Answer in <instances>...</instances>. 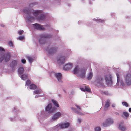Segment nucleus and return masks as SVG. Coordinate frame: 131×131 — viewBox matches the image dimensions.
Here are the masks:
<instances>
[{"mask_svg":"<svg viewBox=\"0 0 131 131\" xmlns=\"http://www.w3.org/2000/svg\"><path fill=\"white\" fill-rule=\"evenodd\" d=\"M73 71L74 74L81 78L84 77L86 73V70L85 69H78L77 66L75 67Z\"/></svg>","mask_w":131,"mask_h":131,"instance_id":"1","label":"nucleus"},{"mask_svg":"<svg viewBox=\"0 0 131 131\" xmlns=\"http://www.w3.org/2000/svg\"><path fill=\"white\" fill-rule=\"evenodd\" d=\"M52 36L49 34H43L39 36V39L38 40L40 44H44L46 42V39L52 37Z\"/></svg>","mask_w":131,"mask_h":131,"instance_id":"2","label":"nucleus"},{"mask_svg":"<svg viewBox=\"0 0 131 131\" xmlns=\"http://www.w3.org/2000/svg\"><path fill=\"white\" fill-rule=\"evenodd\" d=\"M33 14L35 17H38L39 20H43L44 19L45 16L41 11L37 10L33 12Z\"/></svg>","mask_w":131,"mask_h":131,"instance_id":"3","label":"nucleus"},{"mask_svg":"<svg viewBox=\"0 0 131 131\" xmlns=\"http://www.w3.org/2000/svg\"><path fill=\"white\" fill-rule=\"evenodd\" d=\"M113 120L112 119L109 118L106 120L104 123H103V125L104 127H106L113 124Z\"/></svg>","mask_w":131,"mask_h":131,"instance_id":"4","label":"nucleus"},{"mask_svg":"<svg viewBox=\"0 0 131 131\" xmlns=\"http://www.w3.org/2000/svg\"><path fill=\"white\" fill-rule=\"evenodd\" d=\"M45 110L46 111L48 112H49L51 113L56 110V108H52L51 104L50 103L46 107Z\"/></svg>","mask_w":131,"mask_h":131,"instance_id":"5","label":"nucleus"},{"mask_svg":"<svg viewBox=\"0 0 131 131\" xmlns=\"http://www.w3.org/2000/svg\"><path fill=\"white\" fill-rule=\"evenodd\" d=\"M46 50L48 52L49 54L51 55L54 54L57 50V48L54 46L52 47L49 49L47 48Z\"/></svg>","mask_w":131,"mask_h":131,"instance_id":"6","label":"nucleus"},{"mask_svg":"<svg viewBox=\"0 0 131 131\" xmlns=\"http://www.w3.org/2000/svg\"><path fill=\"white\" fill-rule=\"evenodd\" d=\"M105 78L106 82L108 84L112 83V75H109L107 76L105 75Z\"/></svg>","mask_w":131,"mask_h":131,"instance_id":"7","label":"nucleus"},{"mask_svg":"<svg viewBox=\"0 0 131 131\" xmlns=\"http://www.w3.org/2000/svg\"><path fill=\"white\" fill-rule=\"evenodd\" d=\"M62 115V113L59 112H57L54 115L52 119L53 120H55L59 118Z\"/></svg>","mask_w":131,"mask_h":131,"instance_id":"8","label":"nucleus"},{"mask_svg":"<svg viewBox=\"0 0 131 131\" xmlns=\"http://www.w3.org/2000/svg\"><path fill=\"white\" fill-rule=\"evenodd\" d=\"M35 28L37 30H44V28L42 25L37 23H35L33 24Z\"/></svg>","mask_w":131,"mask_h":131,"instance_id":"9","label":"nucleus"},{"mask_svg":"<svg viewBox=\"0 0 131 131\" xmlns=\"http://www.w3.org/2000/svg\"><path fill=\"white\" fill-rule=\"evenodd\" d=\"M69 125V124L68 123H61L60 124L59 126L60 128L63 129L67 128Z\"/></svg>","mask_w":131,"mask_h":131,"instance_id":"10","label":"nucleus"},{"mask_svg":"<svg viewBox=\"0 0 131 131\" xmlns=\"http://www.w3.org/2000/svg\"><path fill=\"white\" fill-rule=\"evenodd\" d=\"M11 56V55L9 53L6 54L4 56H3L5 61L6 62L9 61L10 60Z\"/></svg>","mask_w":131,"mask_h":131,"instance_id":"11","label":"nucleus"},{"mask_svg":"<svg viewBox=\"0 0 131 131\" xmlns=\"http://www.w3.org/2000/svg\"><path fill=\"white\" fill-rule=\"evenodd\" d=\"M72 67V64L70 63L66 64L63 67V69L65 70H69Z\"/></svg>","mask_w":131,"mask_h":131,"instance_id":"12","label":"nucleus"},{"mask_svg":"<svg viewBox=\"0 0 131 131\" xmlns=\"http://www.w3.org/2000/svg\"><path fill=\"white\" fill-rule=\"evenodd\" d=\"M58 63L63 64L64 63L65 61V57L64 56H61L58 59Z\"/></svg>","mask_w":131,"mask_h":131,"instance_id":"13","label":"nucleus"},{"mask_svg":"<svg viewBox=\"0 0 131 131\" xmlns=\"http://www.w3.org/2000/svg\"><path fill=\"white\" fill-rule=\"evenodd\" d=\"M85 85V89L83 88H80L81 90L82 91L85 92L86 91L89 92H90L91 91L90 88L89 87L86 86L85 84L84 85Z\"/></svg>","mask_w":131,"mask_h":131,"instance_id":"14","label":"nucleus"},{"mask_svg":"<svg viewBox=\"0 0 131 131\" xmlns=\"http://www.w3.org/2000/svg\"><path fill=\"white\" fill-rule=\"evenodd\" d=\"M55 76L59 82L61 81L62 74L61 73H56L55 74Z\"/></svg>","mask_w":131,"mask_h":131,"instance_id":"15","label":"nucleus"},{"mask_svg":"<svg viewBox=\"0 0 131 131\" xmlns=\"http://www.w3.org/2000/svg\"><path fill=\"white\" fill-rule=\"evenodd\" d=\"M103 80L104 79L103 78L101 77H99L96 79V81L97 83L101 84Z\"/></svg>","mask_w":131,"mask_h":131,"instance_id":"16","label":"nucleus"},{"mask_svg":"<svg viewBox=\"0 0 131 131\" xmlns=\"http://www.w3.org/2000/svg\"><path fill=\"white\" fill-rule=\"evenodd\" d=\"M17 62L16 60H14L10 63V66L12 68H14L17 64Z\"/></svg>","mask_w":131,"mask_h":131,"instance_id":"17","label":"nucleus"},{"mask_svg":"<svg viewBox=\"0 0 131 131\" xmlns=\"http://www.w3.org/2000/svg\"><path fill=\"white\" fill-rule=\"evenodd\" d=\"M123 124H120L119 126V128L121 130L124 131L126 130V128L123 125H122Z\"/></svg>","mask_w":131,"mask_h":131,"instance_id":"18","label":"nucleus"},{"mask_svg":"<svg viewBox=\"0 0 131 131\" xmlns=\"http://www.w3.org/2000/svg\"><path fill=\"white\" fill-rule=\"evenodd\" d=\"M24 71V69L23 67H20L18 69V73L20 74L23 73Z\"/></svg>","mask_w":131,"mask_h":131,"instance_id":"19","label":"nucleus"},{"mask_svg":"<svg viewBox=\"0 0 131 131\" xmlns=\"http://www.w3.org/2000/svg\"><path fill=\"white\" fill-rule=\"evenodd\" d=\"M110 104V100H108L106 103L105 106V108H108L109 107Z\"/></svg>","mask_w":131,"mask_h":131,"instance_id":"20","label":"nucleus"},{"mask_svg":"<svg viewBox=\"0 0 131 131\" xmlns=\"http://www.w3.org/2000/svg\"><path fill=\"white\" fill-rule=\"evenodd\" d=\"M30 88L31 89L35 90L36 89L37 86L34 84H32L30 85Z\"/></svg>","mask_w":131,"mask_h":131,"instance_id":"21","label":"nucleus"},{"mask_svg":"<svg viewBox=\"0 0 131 131\" xmlns=\"http://www.w3.org/2000/svg\"><path fill=\"white\" fill-rule=\"evenodd\" d=\"M93 76V74L92 72L89 73L88 75L87 78L88 80L91 79Z\"/></svg>","mask_w":131,"mask_h":131,"instance_id":"22","label":"nucleus"},{"mask_svg":"<svg viewBox=\"0 0 131 131\" xmlns=\"http://www.w3.org/2000/svg\"><path fill=\"white\" fill-rule=\"evenodd\" d=\"M116 75L117 77V83H119L121 80L120 79V76L119 74L117 73H116Z\"/></svg>","mask_w":131,"mask_h":131,"instance_id":"23","label":"nucleus"},{"mask_svg":"<svg viewBox=\"0 0 131 131\" xmlns=\"http://www.w3.org/2000/svg\"><path fill=\"white\" fill-rule=\"evenodd\" d=\"M28 75L27 74H23L21 76L22 79L24 80L26 79L27 78Z\"/></svg>","mask_w":131,"mask_h":131,"instance_id":"24","label":"nucleus"},{"mask_svg":"<svg viewBox=\"0 0 131 131\" xmlns=\"http://www.w3.org/2000/svg\"><path fill=\"white\" fill-rule=\"evenodd\" d=\"M52 102L53 103L54 105L57 107H59V105L57 101H55L54 100H52Z\"/></svg>","mask_w":131,"mask_h":131,"instance_id":"25","label":"nucleus"},{"mask_svg":"<svg viewBox=\"0 0 131 131\" xmlns=\"http://www.w3.org/2000/svg\"><path fill=\"white\" fill-rule=\"evenodd\" d=\"M72 109H73L74 110H75V113L77 114H79V115H83V114L80 111H76L75 110V109L74 108H72Z\"/></svg>","mask_w":131,"mask_h":131,"instance_id":"26","label":"nucleus"},{"mask_svg":"<svg viewBox=\"0 0 131 131\" xmlns=\"http://www.w3.org/2000/svg\"><path fill=\"white\" fill-rule=\"evenodd\" d=\"M93 20H94V21H96V22H104V21L103 20H102L100 19H94Z\"/></svg>","mask_w":131,"mask_h":131,"instance_id":"27","label":"nucleus"},{"mask_svg":"<svg viewBox=\"0 0 131 131\" xmlns=\"http://www.w3.org/2000/svg\"><path fill=\"white\" fill-rule=\"evenodd\" d=\"M41 91L40 90H36L34 91V93L35 94H38L39 93H40V92H41Z\"/></svg>","mask_w":131,"mask_h":131,"instance_id":"28","label":"nucleus"},{"mask_svg":"<svg viewBox=\"0 0 131 131\" xmlns=\"http://www.w3.org/2000/svg\"><path fill=\"white\" fill-rule=\"evenodd\" d=\"M123 115L126 117H128L129 116V113L126 112H124L123 113Z\"/></svg>","mask_w":131,"mask_h":131,"instance_id":"29","label":"nucleus"},{"mask_svg":"<svg viewBox=\"0 0 131 131\" xmlns=\"http://www.w3.org/2000/svg\"><path fill=\"white\" fill-rule=\"evenodd\" d=\"M122 104L123 106H125L126 107H128V105L127 103L124 101L122 102Z\"/></svg>","mask_w":131,"mask_h":131,"instance_id":"30","label":"nucleus"},{"mask_svg":"<svg viewBox=\"0 0 131 131\" xmlns=\"http://www.w3.org/2000/svg\"><path fill=\"white\" fill-rule=\"evenodd\" d=\"M28 19L29 21L30 22H32L34 20V18L32 17H28Z\"/></svg>","mask_w":131,"mask_h":131,"instance_id":"31","label":"nucleus"},{"mask_svg":"<svg viewBox=\"0 0 131 131\" xmlns=\"http://www.w3.org/2000/svg\"><path fill=\"white\" fill-rule=\"evenodd\" d=\"M95 131H101V129L100 127H97L95 128Z\"/></svg>","mask_w":131,"mask_h":131,"instance_id":"32","label":"nucleus"},{"mask_svg":"<svg viewBox=\"0 0 131 131\" xmlns=\"http://www.w3.org/2000/svg\"><path fill=\"white\" fill-rule=\"evenodd\" d=\"M26 85L27 86H28L30 84V81L29 80H28L26 81Z\"/></svg>","mask_w":131,"mask_h":131,"instance_id":"33","label":"nucleus"},{"mask_svg":"<svg viewBox=\"0 0 131 131\" xmlns=\"http://www.w3.org/2000/svg\"><path fill=\"white\" fill-rule=\"evenodd\" d=\"M27 58L29 61L30 62H32L33 59L31 57H27Z\"/></svg>","mask_w":131,"mask_h":131,"instance_id":"34","label":"nucleus"},{"mask_svg":"<svg viewBox=\"0 0 131 131\" xmlns=\"http://www.w3.org/2000/svg\"><path fill=\"white\" fill-rule=\"evenodd\" d=\"M24 12H25L28 14H29L31 12L30 10H27L26 9H24Z\"/></svg>","mask_w":131,"mask_h":131,"instance_id":"35","label":"nucleus"},{"mask_svg":"<svg viewBox=\"0 0 131 131\" xmlns=\"http://www.w3.org/2000/svg\"><path fill=\"white\" fill-rule=\"evenodd\" d=\"M24 37L23 36H20L19 38H17V39H19L20 40H23L24 39Z\"/></svg>","mask_w":131,"mask_h":131,"instance_id":"36","label":"nucleus"},{"mask_svg":"<svg viewBox=\"0 0 131 131\" xmlns=\"http://www.w3.org/2000/svg\"><path fill=\"white\" fill-rule=\"evenodd\" d=\"M8 44L10 46H13V43L11 41H9L8 43Z\"/></svg>","mask_w":131,"mask_h":131,"instance_id":"37","label":"nucleus"},{"mask_svg":"<svg viewBox=\"0 0 131 131\" xmlns=\"http://www.w3.org/2000/svg\"><path fill=\"white\" fill-rule=\"evenodd\" d=\"M24 32V31L23 30H21L18 33L20 35H22Z\"/></svg>","mask_w":131,"mask_h":131,"instance_id":"38","label":"nucleus"},{"mask_svg":"<svg viewBox=\"0 0 131 131\" xmlns=\"http://www.w3.org/2000/svg\"><path fill=\"white\" fill-rule=\"evenodd\" d=\"M21 62L23 64L25 63L26 62V61L25 59H23L21 60Z\"/></svg>","mask_w":131,"mask_h":131,"instance_id":"39","label":"nucleus"},{"mask_svg":"<svg viewBox=\"0 0 131 131\" xmlns=\"http://www.w3.org/2000/svg\"><path fill=\"white\" fill-rule=\"evenodd\" d=\"M119 82H120L122 86H123L124 85V83L121 80Z\"/></svg>","mask_w":131,"mask_h":131,"instance_id":"40","label":"nucleus"},{"mask_svg":"<svg viewBox=\"0 0 131 131\" xmlns=\"http://www.w3.org/2000/svg\"><path fill=\"white\" fill-rule=\"evenodd\" d=\"M75 106L77 108V109L79 110H80L81 108L78 105H75Z\"/></svg>","mask_w":131,"mask_h":131,"instance_id":"41","label":"nucleus"},{"mask_svg":"<svg viewBox=\"0 0 131 131\" xmlns=\"http://www.w3.org/2000/svg\"><path fill=\"white\" fill-rule=\"evenodd\" d=\"M4 51V49L2 47H0V51Z\"/></svg>","mask_w":131,"mask_h":131,"instance_id":"42","label":"nucleus"},{"mask_svg":"<svg viewBox=\"0 0 131 131\" xmlns=\"http://www.w3.org/2000/svg\"><path fill=\"white\" fill-rule=\"evenodd\" d=\"M3 59H4V57H3V56H2V57L0 58V62H1L3 61Z\"/></svg>","mask_w":131,"mask_h":131,"instance_id":"43","label":"nucleus"},{"mask_svg":"<svg viewBox=\"0 0 131 131\" xmlns=\"http://www.w3.org/2000/svg\"><path fill=\"white\" fill-rule=\"evenodd\" d=\"M79 123H80L81 122V119H78V120Z\"/></svg>","mask_w":131,"mask_h":131,"instance_id":"44","label":"nucleus"},{"mask_svg":"<svg viewBox=\"0 0 131 131\" xmlns=\"http://www.w3.org/2000/svg\"><path fill=\"white\" fill-rule=\"evenodd\" d=\"M115 104H113L112 105V106L113 107H115Z\"/></svg>","mask_w":131,"mask_h":131,"instance_id":"45","label":"nucleus"},{"mask_svg":"<svg viewBox=\"0 0 131 131\" xmlns=\"http://www.w3.org/2000/svg\"><path fill=\"white\" fill-rule=\"evenodd\" d=\"M129 111L130 112H131V108H130L129 109Z\"/></svg>","mask_w":131,"mask_h":131,"instance_id":"46","label":"nucleus"}]
</instances>
